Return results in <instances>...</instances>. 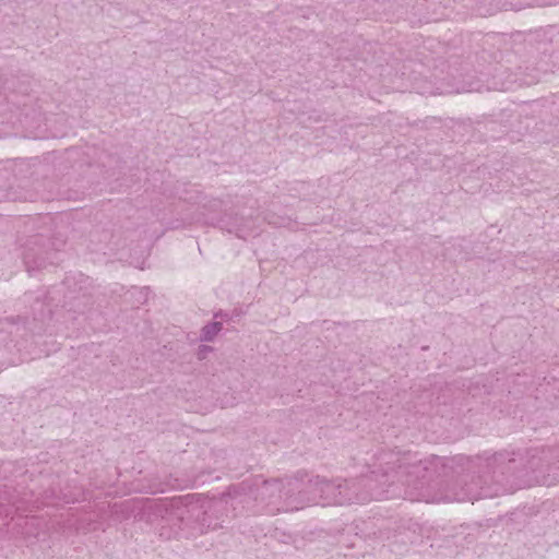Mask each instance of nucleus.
I'll return each instance as SVG.
<instances>
[{
    "label": "nucleus",
    "mask_w": 559,
    "mask_h": 559,
    "mask_svg": "<svg viewBox=\"0 0 559 559\" xmlns=\"http://www.w3.org/2000/svg\"><path fill=\"white\" fill-rule=\"evenodd\" d=\"M440 463L441 460L437 456L421 459L417 453L382 452L366 475L367 485L371 490L370 497L381 499L383 491H379L378 488L385 485H411L414 479L424 478L427 473L435 472Z\"/></svg>",
    "instance_id": "obj_1"
},
{
    "label": "nucleus",
    "mask_w": 559,
    "mask_h": 559,
    "mask_svg": "<svg viewBox=\"0 0 559 559\" xmlns=\"http://www.w3.org/2000/svg\"><path fill=\"white\" fill-rule=\"evenodd\" d=\"M322 498L328 503L344 504L350 502H362L365 497L349 495V484L344 481L343 484H334L332 481L322 480L320 483Z\"/></svg>",
    "instance_id": "obj_2"
},
{
    "label": "nucleus",
    "mask_w": 559,
    "mask_h": 559,
    "mask_svg": "<svg viewBox=\"0 0 559 559\" xmlns=\"http://www.w3.org/2000/svg\"><path fill=\"white\" fill-rule=\"evenodd\" d=\"M282 483L278 480L273 481H264L261 487L258 489V496L260 498L261 503H263L262 509L270 513L274 514L276 512L287 510L283 506H281V492H282Z\"/></svg>",
    "instance_id": "obj_3"
},
{
    "label": "nucleus",
    "mask_w": 559,
    "mask_h": 559,
    "mask_svg": "<svg viewBox=\"0 0 559 559\" xmlns=\"http://www.w3.org/2000/svg\"><path fill=\"white\" fill-rule=\"evenodd\" d=\"M222 323L212 322L202 329L201 338L203 341H212L213 337L221 331Z\"/></svg>",
    "instance_id": "obj_4"
},
{
    "label": "nucleus",
    "mask_w": 559,
    "mask_h": 559,
    "mask_svg": "<svg viewBox=\"0 0 559 559\" xmlns=\"http://www.w3.org/2000/svg\"><path fill=\"white\" fill-rule=\"evenodd\" d=\"M474 499H477L476 496H473V497H454L452 500L453 501H465V500H474Z\"/></svg>",
    "instance_id": "obj_5"
},
{
    "label": "nucleus",
    "mask_w": 559,
    "mask_h": 559,
    "mask_svg": "<svg viewBox=\"0 0 559 559\" xmlns=\"http://www.w3.org/2000/svg\"><path fill=\"white\" fill-rule=\"evenodd\" d=\"M235 233L237 234V236L239 238H247L249 236V234H247L245 230H242L240 228L236 229Z\"/></svg>",
    "instance_id": "obj_6"
},
{
    "label": "nucleus",
    "mask_w": 559,
    "mask_h": 559,
    "mask_svg": "<svg viewBox=\"0 0 559 559\" xmlns=\"http://www.w3.org/2000/svg\"><path fill=\"white\" fill-rule=\"evenodd\" d=\"M209 349H210V347H207V346H203V347H201V348H200V352H199V356H200L201 358H203V357H204V354H205Z\"/></svg>",
    "instance_id": "obj_7"
}]
</instances>
